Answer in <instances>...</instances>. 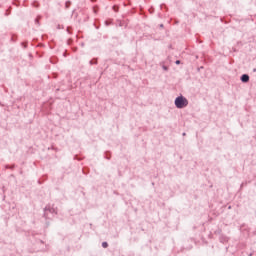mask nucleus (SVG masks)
<instances>
[{"label":"nucleus","instance_id":"f257e3e1","mask_svg":"<svg viewBox=\"0 0 256 256\" xmlns=\"http://www.w3.org/2000/svg\"><path fill=\"white\" fill-rule=\"evenodd\" d=\"M174 103H175L177 109H184V107H187V105H189V100H187V98H185L183 96H178L175 99Z\"/></svg>","mask_w":256,"mask_h":256},{"label":"nucleus","instance_id":"f03ea898","mask_svg":"<svg viewBox=\"0 0 256 256\" xmlns=\"http://www.w3.org/2000/svg\"><path fill=\"white\" fill-rule=\"evenodd\" d=\"M240 79L242 83H249V75L247 74H243Z\"/></svg>","mask_w":256,"mask_h":256},{"label":"nucleus","instance_id":"7ed1b4c3","mask_svg":"<svg viewBox=\"0 0 256 256\" xmlns=\"http://www.w3.org/2000/svg\"><path fill=\"white\" fill-rule=\"evenodd\" d=\"M102 247H103L104 249H107V248L109 247V244H108L107 242H103V243H102Z\"/></svg>","mask_w":256,"mask_h":256},{"label":"nucleus","instance_id":"20e7f679","mask_svg":"<svg viewBox=\"0 0 256 256\" xmlns=\"http://www.w3.org/2000/svg\"><path fill=\"white\" fill-rule=\"evenodd\" d=\"M113 10L117 13V11H119V8L117 6H114Z\"/></svg>","mask_w":256,"mask_h":256},{"label":"nucleus","instance_id":"39448f33","mask_svg":"<svg viewBox=\"0 0 256 256\" xmlns=\"http://www.w3.org/2000/svg\"><path fill=\"white\" fill-rule=\"evenodd\" d=\"M69 5H71V2H66V9H69Z\"/></svg>","mask_w":256,"mask_h":256},{"label":"nucleus","instance_id":"423d86ee","mask_svg":"<svg viewBox=\"0 0 256 256\" xmlns=\"http://www.w3.org/2000/svg\"><path fill=\"white\" fill-rule=\"evenodd\" d=\"M162 68L164 69V71H169V68L167 66H162Z\"/></svg>","mask_w":256,"mask_h":256},{"label":"nucleus","instance_id":"0eeeda50","mask_svg":"<svg viewBox=\"0 0 256 256\" xmlns=\"http://www.w3.org/2000/svg\"><path fill=\"white\" fill-rule=\"evenodd\" d=\"M176 65H181V61H180V60H177V61H176Z\"/></svg>","mask_w":256,"mask_h":256},{"label":"nucleus","instance_id":"6e6552de","mask_svg":"<svg viewBox=\"0 0 256 256\" xmlns=\"http://www.w3.org/2000/svg\"><path fill=\"white\" fill-rule=\"evenodd\" d=\"M35 22H36V23H39V18H37V19L35 20Z\"/></svg>","mask_w":256,"mask_h":256},{"label":"nucleus","instance_id":"1a4fd4ad","mask_svg":"<svg viewBox=\"0 0 256 256\" xmlns=\"http://www.w3.org/2000/svg\"><path fill=\"white\" fill-rule=\"evenodd\" d=\"M161 29H163V24H160Z\"/></svg>","mask_w":256,"mask_h":256},{"label":"nucleus","instance_id":"9d476101","mask_svg":"<svg viewBox=\"0 0 256 256\" xmlns=\"http://www.w3.org/2000/svg\"><path fill=\"white\" fill-rule=\"evenodd\" d=\"M253 71L255 72V71H256V68H254Z\"/></svg>","mask_w":256,"mask_h":256}]
</instances>
